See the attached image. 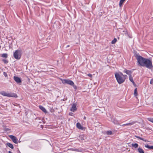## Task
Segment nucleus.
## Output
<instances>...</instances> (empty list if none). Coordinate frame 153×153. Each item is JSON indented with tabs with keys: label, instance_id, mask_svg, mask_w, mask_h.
<instances>
[{
	"label": "nucleus",
	"instance_id": "2",
	"mask_svg": "<svg viewBox=\"0 0 153 153\" xmlns=\"http://www.w3.org/2000/svg\"><path fill=\"white\" fill-rule=\"evenodd\" d=\"M115 76L118 82L120 84L123 82L127 77L126 75H123L121 73H116Z\"/></svg>",
	"mask_w": 153,
	"mask_h": 153
},
{
	"label": "nucleus",
	"instance_id": "36",
	"mask_svg": "<svg viewBox=\"0 0 153 153\" xmlns=\"http://www.w3.org/2000/svg\"><path fill=\"white\" fill-rule=\"evenodd\" d=\"M81 140H82V139H81ZM82 140H83V139H82Z\"/></svg>",
	"mask_w": 153,
	"mask_h": 153
},
{
	"label": "nucleus",
	"instance_id": "13",
	"mask_svg": "<svg viewBox=\"0 0 153 153\" xmlns=\"http://www.w3.org/2000/svg\"><path fill=\"white\" fill-rule=\"evenodd\" d=\"M124 71L125 73H126L127 74L130 75V76L131 74V72L130 71L127 70H125Z\"/></svg>",
	"mask_w": 153,
	"mask_h": 153
},
{
	"label": "nucleus",
	"instance_id": "6",
	"mask_svg": "<svg viewBox=\"0 0 153 153\" xmlns=\"http://www.w3.org/2000/svg\"><path fill=\"white\" fill-rule=\"evenodd\" d=\"M9 137L12 139L13 141L15 143H18V139L16 137L14 136L10 135Z\"/></svg>",
	"mask_w": 153,
	"mask_h": 153
},
{
	"label": "nucleus",
	"instance_id": "3",
	"mask_svg": "<svg viewBox=\"0 0 153 153\" xmlns=\"http://www.w3.org/2000/svg\"><path fill=\"white\" fill-rule=\"evenodd\" d=\"M0 94L4 96L9 97H17L16 94L14 93H9L4 91H2L0 92Z\"/></svg>",
	"mask_w": 153,
	"mask_h": 153
},
{
	"label": "nucleus",
	"instance_id": "17",
	"mask_svg": "<svg viewBox=\"0 0 153 153\" xmlns=\"http://www.w3.org/2000/svg\"><path fill=\"white\" fill-rule=\"evenodd\" d=\"M7 145L10 148L12 149H13V146L12 144L10 143H7Z\"/></svg>",
	"mask_w": 153,
	"mask_h": 153
},
{
	"label": "nucleus",
	"instance_id": "8",
	"mask_svg": "<svg viewBox=\"0 0 153 153\" xmlns=\"http://www.w3.org/2000/svg\"><path fill=\"white\" fill-rule=\"evenodd\" d=\"M14 79L15 81L17 83H20L21 82V79L19 78L18 77L14 76Z\"/></svg>",
	"mask_w": 153,
	"mask_h": 153
},
{
	"label": "nucleus",
	"instance_id": "34",
	"mask_svg": "<svg viewBox=\"0 0 153 153\" xmlns=\"http://www.w3.org/2000/svg\"><path fill=\"white\" fill-rule=\"evenodd\" d=\"M69 46H70V45H68L67 46V47H69Z\"/></svg>",
	"mask_w": 153,
	"mask_h": 153
},
{
	"label": "nucleus",
	"instance_id": "15",
	"mask_svg": "<svg viewBox=\"0 0 153 153\" xmlns=\"http://www.w3.org/2000/svg\"><path fill=\"white\" fill-rule=\"evenodd\" d=\"M145 146L146 148H148L150 149H153V146H149V145H145Z\"/></svg>",
	"mask_w": 153,
	"mask_h": 153
},
{
	"label": "nucleus",
	"instance_id": "30",
	"mask_svg": "<svg viewBox=\"0 0 153 153\" xmlns=\"http://www.w3.org/2000/svg\"><path fill=\"white\" fill-rule=\"evenodd\" d=\"M136 137H137V138L140 139V140H141V137H139V136H135Z\"/></svg>",
	"mask_w": 153,
	"mask_h": 153
},
{
	"label": "nucleus",
	"instance_id": "9",
	"mask_svg": "<svg viewBox=\"0 0 153 153\" xmlns=\"http://www.w3.org/2000/svg\"><path fill=\"white\" fill-rule=\"evenodd\" d=\"M76 126L79 129L81 130H82L83 129V127L81 126L79 123H77L76 124Z\"/></svg>",
	"mask_w": 153,
	"mask_h": 153
},
{
	"label": "nucleus",
	"instance_id": "20",
	"mask_svg": "<svg viewBox=\"0 0 153 153\" xmlns=\"http://www.w3.org/2000/svg\"><path fill=\"white\" fill-rule=\"evenodd\" d=\"M117 40L116 38H114L113 40L111 41V43L112 44H115L116 42H117Z\"/></svg>",
	"mask_w": 153,
	"mask_h": 153
},
{
	"label": "nucleus",
	"instance_id": "7",
	"mask_svg": "<svg viewBox=\"0 0 153 153\" xmlns=\"http://www.w3.org/2000/svg\"><path fill=\"white\" fill-rule=\"evenodd\" d=\"M76 104L75 103L73 104L72 106V107L71 109V111L73 112L76 111L77 109L76 107Z\"/></svg>",
	"mask_w": 153,
	"mask_h": 153
},
{
	"label": "nucleus",
	"instance_id": "33",
	"mask_svg": "<svg viewBox=\"0 0 153 153\" xmlns=\"http://www.w3.org/2000/svg\"><path fill=\"white\" fill-rule=\"evenodd\" d=\"M9 153H12V152H11L9 151Z\"/></svg>",
	"mask_w": 153,
	"mask_h": 153
},
{
	"label": "nucleus",
	"instance_id": "31",
	"mask_svg": "<svg viewBox=\"0 0 153 153\" xmlns=\"http://www.w3.org/2000/svg\"><path fill=\"white\" fill-rule=\"evenodd\" d=\"M86 117L84 116V119L85 120L86 119Z\"/></svg>",
	"mask_w": 153,
	"mask_h": 153
},
{
	"label": "nucleus",
	"instance_id": "21",
	"mask_svg": "<svg viewBox=\"0 0 153 153\" xmlns=\"http://www.w3.org/2000/svg\"><path fill=\"white\" fill-rule=\"evenodd\" d=\"M148 120L152 123H153V118H149L147 119Z\"/></svg>",
	"mask_w": 153,
	"mask_h": 153
},
{
	"label": "nucleus",
	"instance_id": "10",
	"mask_svg": "<svg viewBox=\"0 0 153 153\" xmlns=\"http://www.w3.org/2000/svg\"><path fill=\"white\" fill-rule=\"evenodd\" d=\"M39 108L40 109H41L43 112H44L45 113H47V111L46 109L45 108H44L42 106H39Z\"/></svg>",
	"mask_w": 153,
	"mask_h": 153
},
{
	"label": "nucleus",
	"instance_id": "27",
	"mask_svg": "<svg viewBox=\"0 0 153 153\" xmlns=\"http://www.w3.org/2000/svg\"><path fill=\"white\" fill-rule=\"evenodd\" d=\"M150 83L151 84L153 85V79H151L150 82Z\"/></svg>",
	"mask_w": 153,
	"mask_h": 153
},
{
	"label": "nucleus",
	"instance_id": "4",
	"mask_svg": "<svg viewBox=\"0 0 153 153\" xmlns=\"http://www.w3.org/2000/svg\"><path fill=\"white\" fill-rule=\"evenodd\" d=\"M21 56V52L20 50H16L13 53V56L17 59H19Z\"/></svg>",
	"mask_w": 153,
	"mask_h": 153
},
{
	"label": "nucleus",
	"instance_id": "23",
	"mask_svg": "<svg viewBox=\"0 0 153 153\" xmlns=\"http://www.w3.org/2000/svg\"><path fill=\"white\" fill-rule=\"evenodd\" d=\"M2 61L5 64H7L8 62L7 60L6 59H3Z\"/></svg>",
	"mask_w": 153,
	"mask_h": 153
},
{
	"label": "nucleus",
	"instance_id": "32",
	"mask_svg": "<svg viewBox=\"0 0 153 153\" xmlns=\"http://www.w3.org/2000/svg\"><path fill=\"white\" fill-rule=\"evenodd\" d=\"M122 126H123V127H124V126H125V124H124L123 125H121Z\"/></svg>",
	"mask_w": 153,
	"mask_h": 153
},
{
	"label": "nucleus",
	"instance_id": "14",
	"mask_svg": "<svg viewBox=\"0 0 153 153\" xmlns=\"http://www.w3.org/2000/svg\"><path fill=\"white\" fill-rule=\"evenodd\" d=\"M138 152L139 153H144V151L141 148H139L138 149Z\"/></svg>",
	"mask_w": 153,
	"mask_h": 153
},
{
	"label": "nucleus",
	"instance_id": "24",
	"mask_svg": "<svg viewBox=\"0 0 153 153\" xmlns=\"http://www.w3.org/2000/svg\"><path fill=\"white\" fill-rule=\"evenodd\" d=\"M113 122L115 124H118V122L117 120H114L113 121Z\"/></svg>",
	"mask_w": 153,
	"mask_h": 153
},
{
	"label": "nucleus",
	"instance_id": "19",
	"mask_svg": "<svg viewBox=\"0 0 153 153\" xmlns=\"http://www.w3.org/2000/svg\"><path fill=\"white\" fill-rule=\"evenodd\" d=\"M134 95L135 96H137V88H136L134 89Z\"/></svg>",
	"mask_w": 153,
	"mask_h": 153
},
{
	"label": "nucleus",
	"instance_id": "11",
	"mask_svg": "<svg viewBox=\"0 0 153 153\" xmlns=\"http://www.w3.org/2000/svg\"><path fill=\"white\" fill-rule=\"evenodd\" d=\"M129 79L130 81L133 83V84L134 85L135 83L134 81H133V77L131 75H130L129 76Z\"/></svg>",
	"mask_w": 153,
	"mask_h": 153
},
{
	"label": "nucleus",
	"instance_id": "28",
	"mask_svg": "<svg viewBox=\"0 0 153 153\" xmlns=\"http://www.w3.org/2000/svg\"><path fill=\"white\" fill-rule=\"evenodd\" d=\"M73 150H74L75 151H79L78 149H73Z\"/></svg>",
	"mask_w": 153,
	"mask_h": 153
},
{
	"label": "nucleus",
	"instance_id": "29",
	"mask_svg": "<svg viewBox=\"0 0 153 153\" xmlns=\"http://www.w3.org/2000/svg\"><path fill=\"white\" fill-rule=\"evenodd\" d=\"M87 75H88V76H89V77H92V75L91 74H88Z\"/></svg>",
	"mask_w": 153,
	"mask_h": 153
},
{
	"label": "nucleus",
	"instance_id": "26",
	"mask_svg": "<svg viewBox=\"0 0 153 153\" xmlns=\"http://www.w3.org/2000/svg\"><path fill=\"white\" fill-rule=\"evenodd\" d=\"M141 140H143V141H144L145 142H148V140H146L145 139H144V138H141Z\"/></svg>",
	"mask_w": 153,
	"mask_h": 153
},
{
	"label": "nucleus",
	"instance_id": "1",
	"mask_svg": "<svg viewBox=\"0 0 153 153\" xmlns=\"http://www.w3.org/2000/svg\"><path fill=\"white\" fill-rule=\"evenodd\" d=\"M136 57L138 65L145 67L149 69H151L153 68L151 60L144 58L139 55H136Z\"/></svg>",
	"mask_w": 153,
	"mask_h": 153
},
{
	"label": "nucleus",
	"instance_id": "25",
	"mask_svg": "<svg viewBox=\"0 0 153 153\" xmlns=\"http://www.w3.org/2000/svg\"><path fill=\"white\" fill-rule=\"evenodd\" d=\"M3 74H4V76L5 77H7V74L6 72H4V73H3Z\"/></svg>",
	"mask_w": 153,
	"mask_h": 153
},
{
	"label": "nucleus",
	"instance_id": "12",
	"mask_svg": "<svg viewBox=\"0 0 153 153\" xmlns=\"http://www.w3.org/2000/svg\"><path fill=\"white\" fill-rule=\"evenodd\" d=\"M135 123H136V122L133 121L131 123L125 124V126H131V125H133Z\"/></svg>",
	"mask_w": 153,
	"mask_h": 153
},
{
	"label": "nucleus",
	"instance_id": "35",
	"mask_svg": "<svg viewBox=\"0 0 153 153\" xmlns=\"http://www.w3.org/2000/svg\"><path fill=\"white\" fill-rule=\"evenodd\" d=\"M82 136H81L80 137H82Z\"/></svg>",
	"mask_w": 153,
	"mask_h": 153
},
{
	"label": "nucleus",
	"instance_id": "22",
	"mask_svg": "<svg viewBox=\"0 0 153 153\" xmlns=\"http://www.w3.org/2000/svg\"><path fill=\"white\" fill-rule=\"evenodd\" d=\"M112 133V132L110 131H108L107 132V134L108 135H111Z\"/></svg>",
	"mask_w": 153,
	"mask_h": 153
},
{
	"label": "nucleus",
	"instance_id": "5",
	"mask_svg": "<svg viewBox=\"0 0 153 153\" xmlns=\"http://www.w3.org/2000/svg\"><path fill=\"white\" fill-rule=\"evenodd\" d=\"M62 83L63 84H67L71 85H73L74 83L71 80L66 79H63L62 80Z\"/></svg>",
	"mask_w": 153,
	"mask_h": 153
},
{
	"label": "nucleus",
	"instance_id": "16",
	"mask_svg": "<svg viewBox=\"0 0 153 153\" xmlns=\"http://www.w3.org/2000/svg\"><path fill=\"white\" fill-rule=\"evenodd\" d=\"M131 145L133 147L135 148H137L138 146V145L137 143H132Z\"/></svg>",
	"mask_w": 153,
	"mask_h": 153
},
{
	"label": "nucleus",
	"instance_id": "18",
	"mask_svg": "<svg viewBox=\"0 0 153 153\" xmlns=\"http://www.w3.org/2000/svg\"><path fill=\"white\" fill-rule=\"evenodd\" d=\"M1 56L3 58H6L7 57V53H3L1 55Z\"/></svg>",
	"mask_w": 153,
	"mask_h": 153
}]
</instances>
